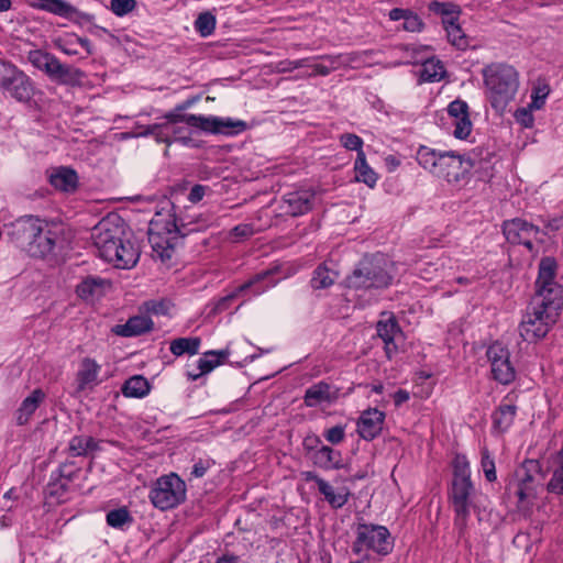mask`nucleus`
<instances>
[{
  "instance_id": "15",
  "label": "nucleus",
  "mask_w": 563,
  "mask_h": 563,
  "mask_svg": "<svg viewBox=\"0 0 563 563\" xmlns=\"http://www.w3.org/2000/svg\"><path fill=\"white\" fill-rule=\"evenodd\" d=\"M473 490L471 479H453L451 498L455 511V523L464 527L470 515V496Z\"/></svg>"
},
{
  "instance_id": "31",
  "label": "nucleus",
  "mask_w": 563,
  "mask_h": 563,
  "mask_svg": "<svg viewBox=\"0 0 563 563\" xmlns=\"http://www.w3.org/2000/svg\"><path fill=\"white\" fill-rule=\"evenodd\" d=\"M318 489L330 506L335 509L343 507L349 500L350 493L347 489L343 488L335 492L333 486L325 481H318Z\"/></svg>"
},
{
  "instance_id": "30",
  "label": "nucleus",
  "mask_w": 563,
  "mask_h": 563,
  "mask_svg": "<svg viewBox=\"0 0 563 563\" xmlns=\"http://www.w3.org/2000/svg\"><path fill=\"white\" fill-rule=\"evenodd\" d=\"M550 470L552 477L548 483V490L553 494L563 495V446L552 457Z\"/></svg>"
},
{
  "instance_id": "42",
  "label": "nucleus",
  "mask_w": 563,
  "mask_h": 563,
  "mask_svg": "<svg viewBox=\"0 0 563 563\" xmlns=\"http://www.w3.org/2000/svg\"><path fill=\"white\" fill-rule=\"evenodd\" d=\"M200 345L198 338H179L170 343V352L174 355L180 356L185 353L196 354Z\"/></svg>"
},
{
  "instance_id": "44",
  "label": "nucleus",
  "mask_w": 563,
  "mask_h": 563,
  "mask_svg": "<svg viewBox=\"0 0 563 563\" xmlns=\"http://www.w3.org/2000/svg\"><path fill=\"white\" fill-rule=\"evenodd\" d=\"M132 521L133 518L126 508L113 509L107 514V523L115 529H121L125 525L132 523Z\"/></svg>"
},
{
  "instance_id": "57",
  "label": "nucleus",
  "mask_w": 563,
  "mask_h": 563,
  "mask_svg": "<svg viewBox=\"0 0 563 563\" xmlns=\"http://www.w3.org/2000/svg\"><path fill=\"white\" fill-rule=\"evenodd\" d=\"M101 285L102 284H78L76 292L81 299L92 301L98 287Z\"/></svg>"
},
{
  "instance_id": "35",
  "label": "nucleus",
  "mask_w": 563,
  "mask_h": 563,
  "mask_svg": "<svg viewBox=\"0 0 563 563\" xmlns=\"http://www.w3.org/2000/svg\"><path fill=\"white\" fill-rule=\"evenodd\" d=\"M227 355H228V351H220V352L210 351V352L205 353L203 357L199 358V361H198L199 373H197V374L189 373V377L192 380H196L200 376L211 372L213 368H216L221 363V358H224Z\"/></svg>"
},
{
  "instance_id": "28",
  "label": "nucleus",
  "mask_w": 563,
  "mask_h": 563,
  "mask_svg": "<svg viewBox=\"0 0 563 563\" xmlns=\"http://www.w3.org/2000/svg\"><path fill=\"white\" fill-rule=\"evenodd\" d=\"M313 464L322 470H339L343 467L342 455L328 445H321L312 455Z\"/></svg>"
},
{
  "instance_id": "29",
  "label": "nucleus",
  "mask_w": 563,
  "mask_h": 563,
  "mask_svg": "<svg viewBox=\"0 0 563 563\" xmlns=\"http://www.w3.org/2000/svg\"><path fill=\"white\" fill-rule=\"evenodd\" d=\"M45 399L42 389H34L21 404L15 413L18 424L23 426L29 422L32 415Z\"/></svg>"
},
{
  "instance_id": "39",
  "label": "nucleus",
  "mask_w": 563,
  "mask_h": 563,
  "mask_svg": "<svg viewBox=\"0 0 563 563\" xmlns=\"http://www.w3.org/2000/svg\"><path fill=\"white\" fill-rule=\"evenodd\" d=\"M443 26L446 31L448 40L453 46L459 49H465L468 47L470 41L461 29L460 24L456 23V20H445Z\"/></svg>"
},
{
  "instance_id": "4",
  "label": "nucleus",
  "mask_w": 563,
  "mask_h": 563,
  "mask_svg": "<svg viewBox=\"0 0 563 563\" xmlns=\"http://www.w3.org/2000/svg\"><path fill=\"white\" fill-rule=\"evenodd\" d=\"M179 230L172 214L156 213L150 222L148 242L153 256L162 263L169 261L178 245Z\"/></svg>"
},
{
  "instance_id": "34",
  "label": "nucleus",
  "mask_w": 563,
  "mask_h": 563,
  "mask_svg": "<svg viewBox=\"0 0 563 563\" xmlns=\"http://www.w3.org/2000/svg\"><path fill=\"white\" fill-rule=\"evenodd\" d=\"M33 5L67 19H73V16L78 13L76 8L63 0H38V2Z\"/></svg>"
},
{
  "instance_id": "63",
  "label": "nucleus",
  "mask_w": 563,
  "mask_h": 563,
  "mask_svg": "<svg viewBox=\"0 0 563 563\" xmlns=\"http://www.w3.org/2000/svg\"><path fill=\"white\" fill-rule=\"evenodd\" d=\"M209 467H210L209 461L199 460L198 462H196L194 464L191 475L197 478H200L206 474V472Z\"/></svg>"
},
{
  "instance_id": "7",
  "label": "nucleus",
  "mask_w": 563,
  "mask_h": 563,
  "mask_svg": "<svg viewBox=\"0 0 563 563\" xmlns=\"http://www.w3.org/2000/svg\"><path fill=\"white\" fill-rule=\"evenodd\" d=\"M503 231L509 243L523 245L532 256L538 253L536 244L542 242L539 227L523 219L516 218L506 221Z\"/></svg>"
},
{
  "instance_id": "10",
  "label": "nucleus",
  "mask_w": 563,
  "mask_h": 563,
  "mask_svg": "<svg viewBox=\"0 0 563 563\" xmlns=\"http://www.w3.org/2000/svg\"><path fill=\"white\" fill-rule=\"evenodd\" d=\"M0 86L19 101H27L33 95L30 78L11 64L2 65Z\"/></svg>"
},
{
  "instance_id": "26",
  "label": "nucleus",
  "mask_w": 563,
  "mask_h": 563,
  "mask_svg": "<svg viewBox=\"0 0 563 563\" xmlns=\"http://www.w3.org/2000/svg\"><path fill=\"white\" fill-rule=\"evenodd\" d=\"M54 46L62 51L64 54L68 56L79 55L78 47H82L87 55L92 54V46L88 38L77 36L76 34H66L64 36H58L53 41Z\"/></svg>"
},
{
  "instance_id": "46",
  "label": "nucleus",
  "mask_w": 563,
  "mask_h": 563,
  "mask_svg": "<svg viewBox=\"0 0 563 563\" xmlns=\"http://www.w3.org/2000/svg\"><path fill=\"white\" fill-rule=\"evenodd\" d=\"M558 264L553 257H544L539 264L538 282H552L556 276Z\"/></svg>"
},
{
  "instance_id": "43",
  "label": "nucleus",
  "mask_w": 563,
  "mask_h": 563,
  "mask_svg": "<svg viewBox=\"0 0 563 563\" xmlns=\"http://www.w3.org/2000/svg\"><path fill=\"white\" fill-rule=\"evenodd\" d=\"M429 10L442 16L443 25L445 20H457L460 14L457 5L446 2L432 1L429 3Z\"/></svg>"
},
{
  "instance_id": "50",
  "label": "nucleus",
  "mask_w": 563,
  "mask_h": 563,
  "mask_svg": "<svg viewBox=\"0 0 563 563\" xmlns=\"http://www.w3.org/2000/svg\"><path fill=\"white\" fill-rule=\"evenodd\" d=\"M471 479L470 463L464 455H456L453 461V479Z\"/></svg>"
},
{
  "instance_id": "62",
  "label": "nucleus",
  "mask_w": 563,
  "mask_h": 563,
  "mask_svg": "<svg viewBox=\"0 0 563 563\" xmlns=\"http://www.w3.org/2000/svg\"><path fill=\"white\" fill-rule=\"evenodd\" d=\"M515 118L525 128H530L533 124V115L530 109H518L515 113Z\"/></svg>"
},
{
  "instance_id": "16",
  "label": "nucleus",
  "mask_w": 563,
  "mask_h": 563,
  "mask_svg": "<svg viewBox=\"0 0 563 563\" xmlns=\"http://www.w3.org/2000/svg\"><path fill=\"white\" fill-rule=\"evenodd\" d=\"M448 114L453 126V135L460 140L466 139L473 129L467 103L460 99L452 101L448 106Z\"/></svg>"
},
{
  "instance_id": "58",
  "label": "nucleus",
  "mask_w": 563,
  "mask_h": 563,
  "mask_svg": "<svg viewBox=\"0 0 563 563\" xmlns=\"http://www.w3.org/2000/svg\"><path fill=\"white\" fill-rule=\"evenodd\" d=\"M550 89L547 85L538 87L532 93V102L530 103L531 109H541L544 104V100L548 97Z\"/></svg>"
},
{
  "instance_id": "18",
  "label": "nucleus",
  "mask_w": 563,
  "mask_h": 563,
  "mask_svg": "<svg viewBox=\"0 0 563 563\" xmlns=\"http://www.w3.org/2000/svg\"><path fill=\"white\" fill-rule=\"evenodd\" d=\"M385 413L376 408L362 412L357 421V432L366 441L375 439L383 429Z\"/></svg>"
},
{
  "instance_id": "21",
  "label": "nucleus",
  "mask_w": 563,
  "mask_h": 563,
  "mask_svg": "<svg viewBox=\"0 0 563 563\" xmlns=\"http://www.w3.org/2000/svg\"><path fill=\"white\" fill-rule=\"evenodd\" d=\"M378 336L385 343V352L388 358L397 351L396 341L402 336L401 330L396 319L388 316L386 319H382L376 325Z\"/></svg>"
},
{
  "instance_id": "54",
  "label": "nucleus",
  "mask_w": 563,
  "mask_h": 563,
  "mask_svg": "<svg viewBox=\"0 0 563 563\" xmlns=\"http://www.w3.org/2000/svg\"><path fill=\"white\" fill-rule=\"evenodd\" d=\"M135 0H111V10L114 14L122 16L135 8Z\"/></svg>"
},
{
  "instance_id": "33",
  "label": "nucleus",
  "mask_w": 563,
  "mask_h": 563,
  "mask_svg": "<svg viewBox=\"0 0 563 563\" xmlns=\"http://www.w3.org/2000/svg\"><path fill=\"white\" fill-rule=\"evenodd\" d=\"M355 180L364 183L369 188H374L377 183V174L368 166L365 153H360L354 164Z\"/></svg>"
},
{
  "instance_id": "5",
  "label": "nucleus",
  "mask_w": 563,
  "mask_h": 563,
  "mask_svg": "<svg viewBox=\"0 0 563 563\" xmlns=\"http://www.w3.org/2000/svg\"><path fill=\"white\" fill-rule=\"evenodd\" d=\"M186 493V483L176 473H169L151 485L148 498L155 508L168 510L184 503Z\"/></svg>"
},
{
  "instance_id": "45",
  "label": "nucleus",
  "mask_w": 563,
  "mask_h": 563,
  "mask_svg": "<svg viewBox=\"0 0 563 563\" xmlns=\"http://www.w3.org/2000/svg\"><path fill=\"white\" fill-rule=\"evenodd\" d=\"M468 155H474L477 159V164L475 167H472L474 173L478 174V178L482 180H488L493 177V163L492 156L487 153L486 157L479 158L475 152L470 153Z\"/></svg>"
},
{
  "instance_id": "9",
  "label": "nucleus",
  "mask_w": 563,
  "mask_h": 563,
  "mask_svg": "<svg viewBox=\"0 0 563 563\" xmlns=\"http://www.w3.org/2000/svg\"><path fill=\"white\" fill-rule=\"evenodd\" d=\"M529 306L543 313H549L550 317L558 320L559 312L563 308V288L561 284H538Z\"/></svg>"
},
{
  "instance_id": "3",
  "label": "nucleus",
  "mask_w": 563,
  "mask_h": 563,
  "mask_svg": "<svg viewBox=\"0 0 563 563\" xmlns=\"http://www.w3.org/2000/svg\"><path fill=\"white\" fill-rule=\"evenodd\" d=\"M486 97L496 112L503 113L519 89V74L510 65L493 63L483 68Z\"/></svg>"
},
{
  "instance_id": "37",
  "label": "nucleus",
  "mask_w": 563,
  "mask_h": 563,
  "mask_svg": "<svg viewBox=\"0 0 563 563\" xmlns=\"http://www.w3.org/2000/svg\"><path fill=\"white\" fill-rule=\"evenodd\" d=\"M319 58L322 60V63L313 62L312 59L307 58L308 65L305 67L312 69L310 75L327 76L341 65V56L324 55L320 56Z\"/></svg>"
},
{
  "instance_id": "47",
  "label": "nucleus",
  "mask_w": 563,
  "mask_h": 563,
  "mask_svg": "<svg viewBox=\"0 0 563 563\" xmlns=\"http://www.w3.org/2000/svg\"><path fill=\"white\" fill-rule=\"evenodd\" d=\"M196 30L201 36H209L216 27V18L210 12L200 13L195 22Z\"/></svg>"
},
{
  "instance_id": "23",
  "label": "nucleus",
  "mask_w": 563,
  "mask_h": 563,
  "mask_svg": "<svg viewBox=\"0 0 563 563\" xmlns=\"http://www.w3.org/2000/svg\"><path fill=\"white\" fill-rule=\"evenodd\" d=\"M48 77L63 85L76 86L82 82L85 74L81 69L71 65L63 64L58 58H56Z\"/></svg>"
},
{
  "instance_id": "53",
  "label": "nucleus",
  "mask_w": 563,
  "mask_h": 563,
  "mask_svg": "<svg viewBox=\"0 0 563 563\" xmlns=\"http://www.w3.org/2000/svg\"><path fill=\"white\" fill-rule=\"evenodd\" d=\"M254 233H255V229H254V227L252 224H250V223H242V224H239V225L234 227L230 231V236L234 241H240V240H244V239H247V238L252 236Z\"/></svg>"
},
{
  "instance_id": "56",
  "label": "nucleus",
  "mask_w": 563,
  "mask_h": 563,
  "mask_svg": "<svg viewBox=\"0 0 563 563\" xmlns=\"http://www.w3.org/2000/svg\"><path fill=\"white\" fill-rule=\"evenodd\" d=\"M531 483L532 477L528 474H525V477L521 479V483L518 484L516 490V495L518 496L520 501L529 498L533 494Z\"/></svg>"
},
{
  "instance_id": "60",
  "label": "nucleus",
  "mask_w": 563,
  "mask_h": 563,
  "mask_svg": "<svg viewBox=\"0 0 563 563\" xmlns=\"http://www.w3.org/2000/svg\"><path fill=\"white\" fill-rule=\"evenodd\" d=\"M422 27V21L420 18L411 11H408L402 23V29L409 32L420 31Z\"/></svg>"
},
{
  "instance_id": "13",
  "label": "nucleus",
  "mask_w": 563,
  "mask_h": 563,
  "mask_svg": "<svg viewBox=\"0 0 563 563\" xmlns=\"http://www.w3.org/2000/svg\"><path fill=\"white\" fill-rule=\"evenodd\" d=\"M194 128L206 132L238 134L246 130V122L231 118L191 115L187 119Z\"/></svg>"
},
{
  "instance_id": "61",
  "label": "nucleus",
  "mask_w": 563,
  "mask_h": 563,
  "mask_svg": "<svg viewBox=\"0 0 563 563\" xmlns=\"http://www.w3.org/2000/svg\"><path fill=\"white\" fill-rule=\"evenodd\" d=\"M249 285L250 284H244V285L240 286L236 290H234V291L228 294L227 296H224L223 298H221L218 301L216 309L219 310V311H222V310L227 309L228 308V302L233 300L234 298H236L242 292H244Z\"/></svg>"
},
{
  "instance_id": "19",
  "label": "nucleus",
  "mask_w": 563,
  "mask_h": 563,
  "mask_svg": "<svg viewBox=\"0 0 563 563\" xmlns=\"http://www.w3.org/2000/svg\"><path fill=\"white\" fill-rule=\"evenodd\" d=\"M388 262L383 256H375L371 260L361 262L360 267L354 271L356 278H365L368 280L385 282L391 279L393 276L387 271Z\"/></svg>"
},
{
  "instance_id": "59",
  "label": "nucleus",
  "mask_w": 563,
  "mask_h": 563,
  "mask_svg": "<svg viewBox=\"0 0 563 563\" xmlns=\"http://www.w3.org/2000/svg\"><path fill=\"white\" fill-rule=\"evenodd\" d=\"M324 438L332 444L341 443L345 438V430L342 426H334L324 431Z\"/></svg>"
},
{
  "instance_id": "1",
  "label": "nucleus",
  "mask_w": 563,
  "mask_h": 563,
  "mask_svg": "<svg viewBox=\"0 0 563 563\" xmlns=\"http://www.w3.org/2000/svg\"><path fill=\"white\" fill-rule=\"evenodd\" d=\"M92 239L99 256L117 268H132L140 258V250L132 241V233L118 216L101 220L95 227Z\"/></svg>"
},
{
  "instance_id": "25",
  "label": "nucleus",
  "mask_w": 563,
  "mask_h": 563,
  "mask_svg": "<svg viewBox=\"0 0 563 563\" xmlns=\"http://www.w3.org/2000/svg\"><path fill=\"white\" fill-rule=\"evenodd\" d=\"M153 321L146 316L131 317L124 324H118L113 328L117 335L131 338L146 333L153 329Z\"/></svg>"
},
{
  "instance_id": "32",
  "label": "nucleus",
  "mask_w": 563,
  "mask_h": 563,
  "mask_svg": "<svg viewBox=\"0 0 563 563\" xmlns=\"http://www.w3.org/2000/svg\"><path fill=\"white\" fill-rule=\"evenodd\" d=\"M98 449L99 442L90 435H75L68 444V450L73 456H84Z\"/></svg>"
},
{
  "instance_id": "55",
  "label": "nucleus",
  "mask_w": 563,
  "mask_h": 563,
  "mask_svg": "<svg viewBox=\"0 0 563 563\" xmlns=\"http://www.w3.org/2000/svg\"><path fill=\"white\" fill-rule=\"evenodd\" d=\"M285 269L286 268L279 266V265H275L271 268L262 271L257 275V277L260 279L273 278V282H282L283 279H286L289 277V275L283 273Z\"/></svg>"
},
{
  "instance_id": "38",
  "label": "nucleus",
  "mask_w": 563,
  "mask_h": 563,
  "mask_svg": "<svg viewBox=\"0 0 563 563\" xmlns=\"http://www.w3.org/2000/svg\"><path fill=\"white\" fill-rule=\"evenodd\" d=\"M148 393L150 384L143 376H133L129 378L122 387V394L125 397L142 398Z\"/></svg>"
},
{
  "instance_id": "6",
  "label": "nucleus",
  "mask_w": 563,
  "mask_h": 563,
  "mask_svg": "<svg viewBox=\"0 0 563 563\" xmlns=\"http://www.w3.org/2000/svg\"><path fill=\"white\" fill-rule=\"evenodd\" d=\"M394 548L388 529L380 525L361 522L355 528V540L352 543V552L362 554L365 550L378 555H388Z\"/></svg>"
},
{
  "instance_id": "2",
  "label": "nucleus",
  "mask_w": 563,
  "mask_h": 563,
  "mask_svg": "<svg viewBox=\"0 0 563 563\" xmlns=\"http://www.w3.org/2000/svg\"><path fill=\"white\" fill-rule=\"evenodd\" d=\"M417 162L423 169L453 186L465 184L472 167L477 164L474 155L462 156L454 152L442 153L427 146L419 147Z\"/></svg>"
},
{
  "instance_id": "17",
  "label": "nucleus",
  "mask_w": 563,
  "mask_h": 563,
  "mask_svg": "<svg viewBox=\"0 0 563 563\" xmlns=\"http://www.w3.org/2000/svg\"><path fill=\"white\" fill-rule=\"evenodd\" d=\"M63 239L60 232L57 228H51L44 221V228H42L40 234H36V238L30 246L27 251L33 256H46L53 253L55 247L62 243Z\"/></svg>"
},
{
  "instance_id": "8",
  "label": "nucleus",
  "mask_w": 563,
  "mask_h": 563,
  "mask_svg": "<svg viewBox=\"0 0 563 563\" xmlns=\"http://www.w3.org/2000/svg\"><path fill=\"white\" fill-rule=\"evenodd\" d=\"M556 322V319L538 309L528 307L527 312L518 327L520 336L527 342H536L543 339Z\"/></svg>"
},
{
  "instance_id": "24",
  "label": "nucleus",
  "mask_w": 563,
  "mask_h": 563,
  "mask_svg": "<svg viewBox=\"0 0 563 563\" xmlns=\"http://www.w3.org/2000/svg\"><path fill=\"white\" fill-rule=\"evenodd\" d=\"M101 366L90 357H85L77 373L78 390L92 389L99 380Z\"/></svg>"
},
{
  "instance_id": "41",
  "label": "nucleus",
  "mask_w": 563,
  "mask_h": 563,
  "mask_svg": "<svg viewBox=\"0 0 563 563\" xmlns=\"http://www.w3.org/2000/svg\"><path fill=\"white\" fill-rule=\"evenodd\" d=\"M445 74L444 66L439 59H427L421 67L420 78L422 81H439Z\"/></svg>"
},
{
  "instance_id": "48",
  "label": "nucleus",
  "mask_w": 563,
  "mask_h": 563,
  "mask_svg": "<svg viewBox=\"0 0 563 563\" xmlns=\"http://www.w3.org/2000/svg\"><path fill=\"white\" fill-rule=\"evenodd\" d=\"M172 308V302L166 299L147 300L145 301L140 310L141 312L153 313V314H166Z\"/></svg>"
},
{
  "instance_id": "11",
  "label": "nucleus",
  "mask_w": 563,
  "mask_h": 563,
  "mask_svg": "<svg viewBox=\"0 0 563 563\" xmlns=\"http://www.w3.org/2000/svg\"><path fill=\"white\" fill-rule=\"evenodd\" d=\"M490 364L493 378L500 384H510L516 376L515 368L510 362V352L501 343L495 342L486 351Z\"/></svg>"
},
{
  "instance_id": "36",
  "label": "nucleus",
  "mask_w": 563,
  "mask_h": 563,
  "mask_svg": "<svg viewBox=\"0 0 563 563\" xmlns=\"http://www.w3.org/2000/svg\"><path fill=\"white\" fill-rule=\"evenodd\" d=\"M516 410L517 408L512 404H500L493 415L494 426L500 431L507 430L514 422Z\"/></svg>"
},
{
  "instance_id": "12",
  "label": "nucleus",
  "mask_w": 563,
  "mask_h": 563,
  "mask_svg": "<svg viewBox=\"0 0 563 563\" xmlns=\"http://www.w3.org/2000/svg\"><path fill=\"white\" fill-rule=\"evenodd\" d=\"M191 115L192 114H166L165 121L159 123L158 142L166 143L167 145L173 142L188 144L191 141L188 129L179 125V123L192 126V124L187 120Z\"/></svg>"
},
{
  "instance_id": "14",
  "label": "nucleus",
  "mask_w": 563,
  "mask_h": 563,
  "mask_svg": "<svg viewBox=\"0 0 563 563\" xmlns=\"http://www.w3.org/2000/svg\"><path fill=\"white\" fill-rule=\"evenodd\" d=\"M42 228H44V220L33 216H25L8 225V235L18 245L29 247L36 238V234H40Z\"/></svg>"
},
{
  "instance_id": "27",
  "label": "nucleus",
  "mask_w": 563,
  "mask_h": 563,
  "mask_svg": "<svg viewBox=\"0 0 563 563\" xmlns=\"http://www.w3.org/2000/svg\"><path fill=\"white\" fill-rule=\"evenodd\" d=\"M49 183L57 190L74 192L78 186V176L74 169L62 166L51 173Z\"/></svg>"
},
{
  "instance_id": "64",
  "label": "nucleus",
  "mask_w": 563,
  "mask_h": 563,
  "mask_svg": "<svg viewBox=\"0 0 563 563\" xmlns=\"http://www.w3.org/2000/svg\"><path fill=\"white\" fill-rule=\"evenodd\" d=\"M205 192L206 188L203 186L195 185L189 192L188 199L194 203L198 202L203 198Z\"/></svg>"
},
{
  "instance_id": "40",
  "label": "nucleus",
  "mask_w": 563,
  "mask_h": 563,
  "mask_svg": "<svg viewBox=\"0 0 563 563\" xmlns=\"http://www.w3.org/2000/svg\"><path fill=\"white\" fill-rule=\"evenodd\" d=\"M56 56L42 49H33L27 54V60L37 69L44 71L47 76L53 67Z\"/></svg>"
},
{
  "instance_id": "49",
  "label": "nucleus",
  "mask_w": 563,
  "mask_h": 563,
  "mask_svg": "<svg viewBox=\"0 0 563 563\" xmlns=\"http://www.w3.org/2000/svg\"><path fill=\"white\" fill-rule=\"evenodd\" d=\"M481 467L488 482H495L497 479L495 461L492 457L489 451L483 448L481 451Z\"/></svg>"
},
{
  "instance_id": "20",
  "label": "nucleus",
  "mask_w": 563,
  "mask_h": 563,
  "mask_svg": "<svg viewBox=\"0 0 563 563\" xmlns=\"http://www.w3.org/2000/svg\"><path fill=\"white\" fill-rule=\"evenodd\" d=\"M314 201V192L308 189L288 192L284 196L283 208L292 217L310 211Z\"/></svg>"
},
{
  "instance_id": "52",
  "label": "nucleus",
  "mask_w": 563,
  "mask_h": 563,
  "mask_svg": "<svg viewBox=\"0 0 563 563\" xmlns=\"http://www.w3.org/2000/svg\"><path fill=\"white\" fill-rule=\"evenodd\" d=\"M338 277V273L324 264L314 271L311 282H334Z\"/></svg>"
},
{
  "instance_id": "22",
  "label": "nucleus",
  "mask_w": 563,
  "mask_h": 563,
  "mask_svg": "<svg viewBox=\"0 0 563 563\" xmlns=\"http://www.w3.org/2000/svg\"><path fill=\"white\" fill-rule=\"evenodd\" d=\"M338 399V390L327 383H318L306 390L305 404L308 407L330 405Z\"/></svg>"
},
{
  "instance_id": "51",
  "label": "nucleus",
  "mask_w": 563,
  "mask_h": 563,
  "mask_svg": "<svg viewBox=\"0 0 563 563\" xmlns=\"http://www.w3.org/2000/svg\"><path fill=\"white\" fill-rule=\"evenodd\" d=\"M341 144L349 151H356L357 155L363 152V140L353 133L342 134L340 137Z\"/></svg>"
}]
</instances>
